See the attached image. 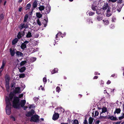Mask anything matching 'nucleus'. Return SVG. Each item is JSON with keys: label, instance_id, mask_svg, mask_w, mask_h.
<instances>
[{"label": "nucleus", "instance_id": "obj_2", "mask_svg": "<svg viewBox=\"0 0 124 124\" xmlns=\"http://www.w3.org/2000/svg\"><path fill=\"white\" fill-rule=\"evenodd\" d=\"M39 116L37 115H34L31 117L30 121L31 122H39Z\"/></svg>", "mask_w": 124, "mask_h": 124}, {"label": "nucleus", "instance_id": "obj_63", "mask_svg": "<svg viewBox=\"0 0 124 124\" xmlns=\"http://www.w3.org/2000/svg\"><path fill=\"white\" fill-rule=\"evenodd\" d=\"M104 84V82L103 81L101 80V85H102V84L103 85Z\"/></svg>", "mask_w": 124, "mask_h": 124}, {"label": "nucleus", "instance_id": "obj_10", "mask_svg": "<svg viewBox=\"0 0 124 124\" xmlns=\"http://www.w3.org/2000/svg\"><path fill=\"white\" fill-rule=\"evenodd\" d=\"M26 103V101L25 100H21L20 105L22 107H23L24 106Z\"/></svg>", "mask_w": 124, "mask_h": 124}, {"label": "nucleus", "instance_id": "obj_21", "mask_svg": "<svg viewBox=\"0 0 124 124\" xmlns=\"http://www.w3.org/2000/svg\"><path fill=\"white\" fill-rule=\"evenodd\" d=\"M42 16V15L39 12L36 13V16L38 19L41 18Z\"/></svg>", "mask_w": 124, "mask_h": 124}, {"label": "nucleus", "instance_id": "obj_8", "mask_svg": "<svg viewBox=\"0 0 124 124\" xmlns=\"http://www.w3.org/2000/svg\"><path fill=\"white\" fill-rule=\"evenodd\" d=\"M10 52L11 55L13 56L14 55L15 52L14 51V49L11 48H10Z\"/></svg>", "mask_w": 124, "mask_h": 124}, {"label": "nucleus", "instance_id": "obj_27", "mask_svg": "<svg viewBox=\"0 0 124 124\" xmlns=\"http://www.w3.org/2000/svg\"><path fill=\"white\" fill-rule=\"evenodd\" d=\"M124 118V111H123V113L121 114V116L119 117V120H122Z\"/></svg>", "mask_w": 124, "mask_h": 124}, {"label": "nucleus", "instance_id": "obj_61", "mask_svg": "<svg viewBox=\"0 0 124 124\" xmlns=\"http://www.w3.org/2000/svg\"><path fill=\"white\" fill-rule=\"evenodd\" d=\"M98 77L97 76H95L93 77V79H97L98 78Z\"/></svg>", "mask_w": 124, "mask_h": 124}, {"label": "nucleus", "instance_id": "obj_38", "mask_svg": "<svg viewBox=\"0 0 124 124\" xmlns=\"http://www.w3.org/2000/svg\"><path fill=\"white\" fill-rule=\"evenodd\" d=\"M102 17H100V16H97V20L98 21H100V20H101L102 19Z\"/></svg>", "mask_w": 124, "mask_h": 124}, {"label": "nucleus", "instance_id": "obj_28", "mask_svg": "<svg viewBox=\"0 0 124 124\" xmlns=\"http://www.w3.org/2000/svg\"><path fill=\"white\" fill-rule=\"evenodd\" d=\"M32 36L31 33L30 32H28L26 35V37L27 38H30Z\"/></svg>", "mask_w": 124, "mask_h": 124}, {"label": "nucleus", "instance_id": "obj_50", "mask_svg": "<svg viewBox=\"0 0 124 124\" xmlns=\"http://www.w3.org/2000/svg\"><path fill=\"white\" fill-rule=\"evenodd\" d=\"M99 113L97 111H95V116H96L98 115Z\"/></svg>", "mask_w": 124, "mask_h": 124}, {"label": "nucleus", "instance_id": "obj_51", "mask_svg": "<svg viewBox=\"0 0 124 124\" xmlns=\"http://www.w3.org/2000/svg\"><path fill=\"white\" fill-rule=\"evenodd\" d=\"M47 80L46 78L44 77L43 79V81L44 82L46 83L47 82Z\"/></svg>", "mask_w": 124, "mask_h": 124}, {"label": "nucleus", "instance_id": "obj_39", "mask_svg": "<svg viewBox=\"0 0 124 124\" xmlns=\"http://www.w3.org/2000/svg\"><path fill=\"white\" fill-rule=\"evenodd\" d=\"M117 10L119 12H120L121 10L122 7H119V6H118L117 7Z\"/></svg>", "mask_w": 124, "mask_h": 124}, {"label": "nucleus", "instance_id": "obj_31", "mask_svg": "<svg viewBox=\"0 0 124 124\" xmlns=\"http://www.w3.org/2000/svg\"><path fill=\"white\" fill-rule=\"evenodd\" d=\"M26 70L25 67H23L21 68L20 69H19L20 71L21 72H24Z\"/></svg>", "mask_w": 124, "mask_h": 124}, {"label": "nucleus", "instance_id": "obj_14", "mask_svg": "<svg viewBox=\"0 0 124 124\" xmlns=\"http://www.w3.org/2000/svg\"><path fill=\"white\" fill-rule=\"evenodd\" d=\"M102 111L100 115H101V114L103 113H105L107 111V108L105 107H103L102 108Z\"/></svg>", "mask_w": 124, "mask_h": 124}, {"label": "nucleus", "instance_id": "obj_32", "mask_svg": "<svg viewBox=\"0 0 124 124\" xmlns=\"http://www.w3.org/2000/svg\"><path fill=\"white\" fill-rule=\"evenodd\" d=\"M9 78L8 77L6 78V85H9Z\"/></svg>", "mask_w": 124, "mask_h": 124}, {"label": "nucleus", "instance_id": "obj_29", "mask_svg": "<svg viewBox=\"0 0 124 124\" xmlns=\"http://www.w3.org/2000/svg\"><path fill=\"white\" fill-rule=\"evenodd\" d=\"M58 69L57 68H55L54 70H52L51 71L52 74L57 73L58 71Z\"/></svg>", "mask_w": 124, "mask_h": 124}, {"label": "nucleus", "instance_id": "obj_11", "mask_svg": "<svg viewBox=\"0 0 124 124\" xmlns=\"http://www.w3.org/2000/svg\"><path fill=\"white\" fill-rule=\"evenodd\" d=\"M96 13L99 16L100 15H102L103 14V13L102 12V10L101 9H98L96 10Z\"/></svg>", "mask_w": 124, "mask_h": 124}, {"label": "nucleus", "instance_id": "obj_16", "mask_svg": "<svg viewBox=\"0 0 124 124\" xmlns=\"http://www.w3.org/2000/svg\"><path fill=\"white\" fill-rule=\"evenodd\" d=\"M110 9L107 10V11L106 16L108 17L112 15V14L110 12Z\"/></svg>", "mask_w": 124, "mask_h": 124}, {"label": "nucleus", "instance_id": "obj_40", "mask_svg": "<svg viewBox=\"0 0 124 124\" xmlns=\"http://www.w3.org/2000/svg\"><path fill=\"white\" fill-rule=\"evenodd\" d=\"M37 23L39 25V26H40L41 25V23L40 21V20L39 19H38L37 21Z\"/></svg>", "mask_w": 124, "mask_h": 124}, {"label": "nucleus", "instance_id": "obj_9", "mask_svg": "<svg viewBox=\"0 0 124 124\" xmlns=\"http://www.w3.org/2000/svg\"><path fill=\"white\" fill-rule=\"evenodd\" d=\"M16 54L17 56L20 57L23 56V53L19 51L16 52Z\"/></svg>", "mask_w": 124, "mask_h": 124}, {"label": "nucleus", "instance_id": "obj_49", "mask_svg": "<svg viewBox=\"0 0 124 124\" xmlns=\"http://www.w3.org/2000/svg\"><path fill=\"white\" fill-rule=\"evenodd\" d=\"M101 121L100 120H97L95 121V123L96 124H98L100 122H101Z\"/></svg>", "mask_w": 124, "mask_h": 124}, {"label": "nucleus", "instance_id": "obj_4", "mask_svg": "<svg viewBox=\"0 0 124 124\" xmlns=\"http://www.w3.org/2000/svg\"><path fill=\"white\" fill-rule=\"evenodd\" d=\"M103 10H105L107 9L108 10L110 9V7L109 6L108 3H105L104 5L102 8Z\"/></svg>", "mask_w": 124, "mask_h": 124}, {"label": "nucleus", "instance_id": "obj_46", "mask_svg": "<svg viewBox=\"0 0 124 124\" xmlns=\"http://www.w3.org/2000/svg\"><path fill=\"white\" fill-rule=\"evenodd\" d=\"M116 18L114 17H112V21L113 22H115V21H116Z\"/></svg>", "mask_w": 124, "mask_h": 124}, {"label": "nucleus", "instance_id": "obj_48", "mask_svg": "<svg viewBox=\"0 0 124 124\" xmlns=\"http://www.w3.org/2000/svg\"><path fill=\"white\" fill-rule=\"evenodd\" d=\"M110 28L112 29L114 28L115 26L114 24H112L110 26Z\"/></svg>", "mask_w": 124, "mask_h": 124}, {"label": "nucleus", "instance_id": "obj_25", "mask_svg": "<svg viewBox=\"0 0 124 124\" xmlns=\"http://www.w3.org/2000/svg\"><path fill=\"white\" fill-rule=\"evenodd\" d=\"M6 64V62L3 60L2 61V64L0 69L3 70Z\"/></svg>", "mask_w": 124, "mask_h": 124}, {"label": "nucleus", "instance_id": "obj_22", "mask_svg": "<svg viewBox=\"0 0 124 124\" xmlns=\"http://www.w3.org/2000/svg\"><path fill=\"white\" fill-rule=\"evenodd\" d=\"M109 118L111 120H117V118L114 117L113 116H109Z\"/></svg>", "mask_w": 124, "mask_h": 124}, {"label": "nucleus", "instance_id": "obj_30", "mask_svg": "<svg viewBox=\"0 0 124 124\" xmlns=\"http://www.w3.org/2000/svg\"><path fill=\"white\" fill-rule=\"evenodd\" d=\"M38 8L40 11H42L44 9L45 7L41 5Z\"/></svg>", "mask_w": 124, "mask_h": 124}, {"label": "nucleus", "instance_id": "obj_20", "mask_svg": "<svg viewBox=\"0 0 124 124\" xmlns=\"http://www.w3.org/2000/svg\"><path fill=\"white\" fill-rule=\"evenodd\" d=\"M94 119L91 117H90L89 119V124H92L94 121Z\"/></svg>", "mask_w": 124, "mask_h": 124}, {"label": "nucleus", "instance_id": "obj_19", "mask_svg": "<svg viewBox=\"0 0 124 124\" xmlns=\"http://www.w3.org/2000/svg\"><path fill=\"white\" fill-rule=\"evenodd\" d=\"M37 0L35 1L33 4V8H36L37 7Z\"/></svg>", "mask_w": 124, "mask_h": 124}, {"label": "nucleus", "instance_id": "obj_53", "mask_svg": "<svg viewBox=\"0 0 124 124\" xmlns=\"http://www.w3.org/2000/svg\"><path fill=\"white\" fill-rule=\"evenodd\" d=\"M10 118L12 119L13 120V121H15V119L14 116H10Z\"/></svg>", "mask_w": 124, "mask_h": 124}, {"label": "nucleus", "instance_id": "obj_23", "mask_svg": "<svg viewBox=\"0 0 124 124\" xmlns=\"http://www.w3.org/2000/svg\"><path fill=\"white\" fill-rule=\"evenodd\" d=\"M18 39L17 38H15L12 41V44L13 45L15 44L17 42Z\"/></svg>", "mask_w": 124, "mask_h": 124}, {"label": "nucleus", "instance_id": "obj_17", "mask_svg": "<svg viewBox=\"0 0 124 124\" xmlns=\"http://www.w3.org/2000/svg\"><path fill=\"white\" fill-rule=\"evenodd\" d=\"M121 111V110L120 108H116L115 111L114 112V114L116 113L119 114L120 113Z\"/></svg>", "mask_w": 124, "mask_h": 124}, {"label": "nucleus", "instance_id": "obj_18", "mask_svg": "<svg viewBox=\"0 0 124 124\" xmlns=\"http://www.w3.org/2000/svg\"><path fill=\"white\" fill-rule=\"evenodd\" d=\"M21 48L23 50H24L26 48V44L24 43H22L20 46Z\"/></svg>", "mask_w": 124, "mask_h": 124}, {"label": "nucleus", "instance_id": "obj_34", "mask_svg": "<svg viewBox=\"0 0 124 124\" xmlns=\"http://www.w3.org/2000/svg\"><path fill=\"white\" fill-rule=\"evenodd\" d=\"M103 21L104 24L106 25H108L109 23L108 21V20H103Z\"/></svg>", "mask_w": 124, "mask_h": 124}, {"label": "nucleus", "instance_id": "obj_12", "mask_svg": "<svg viewBox=\"0 0 124 124\" xmlns=\"http://www.w3.org/2000/svg\"><path fill=\"white\" fill-rule=\"evenodd\" d=\"M91 8L92 10L94 11H96L98 9L97 7V6L93 4L91 5Z\"/></svg>", "mask_w": 124, "mask_h": 124}, {"label": "nucleus", "instance_id": "obj_35", "mask_svg": "<svg viewBox=\"0 0 124 124\" xmlns=\"http://www.w3.org/2000/svg\"><path fill=\"white\" fill-rule=\"evenodd\" d=\"M31 5L30 4H28L27 5L26 7L25 8V9L27 10L29 9L30 8Z\"/></svg>", "mask_w": 124, "mask_h": 124}, {"label": "nucleus", "instance_id": "obj_26", "mask_svg": "<svg viewBox=\"0 0 124 124\" xmlns=\"http://www.w3.org/2000/svg\"><path fill=\"white\" fill-rule=\"evenodd\" d=\"M71 122L73 124H78V121L77 119L72 120Z\"/></svg>", "mask_w": 124, "mask_h": 124}, {"label": "nucleus", "instance_id": "obj_15", "mask_svg": "<svg viewBox=\"0 0 124 124\" xmlns=\"http://www.w3.org/2000/svg\"><path fill=\"white\" fill-rule=\"evenodd\" d=\"M45 9H46V12L47 13H48L51 10L50 7L49 6H47L46 7Z\"/></svg>", "mask_w": 124, "mask_h": 124}, {"label": "nucleus", "instance_id": "obj_52", "mask_svg": "<svg viewBox=\"0 0 124 124\" xmlns=\"http://www.w3.org/2000/svg\"><path fill=\"white\" fill-rule=\"evenodd\" d=\"M39 98L37 97H34L33 98L34 100L35 101H37L39 99Z\"/></svg>", "mask_w": 124, "mask_h": 124}, {"label": "nucleus", "instance_id": "obj_64", "mask_svg": "<svg viewBox=\"0 0 124 124\" xmlns=\"http://www.w3.org/2000/svg\"><path fill=\"white\" fill-rule=\"evenodd\" d=\"M61 110V111H62L63 112H64V109H63L62 108H61V109H60Z\"/></svg>", "mask_w": 124, "mask_h": 124}, {"label": "nucleus", "instance_id": "obj_33", "mask_svg": "<svg viewBox=\"0 0 124 124\" xmlns=\"http://www.w3.org/2000/svg\"><path fill=\"white\" fill-rule=\"evenodd\" d=\"M26 63L27 62L26 61H23L21 62L20 63V66H21L25 65Z\"/></svg>", "mask_w": 124, "mask_h": 124}, {"label": "nucleus", "instance_id": "obj_37", "mask_svg": "<svg viewBox=\"0 0 124 124\" xmlns=\"http://www.w3.org/2000/svg\"><path fill=\"white\" fill-rule=\"evenodd\" d=\"M25 77V75L24 74H22L19 75V77L20 78H23Z\"/></svg>", "mask_w": 124, "mask_h": 124}, {"label": "nucleus", "instance_id": "obj_62", "mask_svg": "<svg viewBox=\"0 0 124 124\" xmlns=\"http://www.w3.org/2000/svg\"><path fill=\"white\" fill-rule=\"evenodd\" d=\"M121 122V121H117V122L116 124H119Z\"/></svg>", "mask_w": 124, "mask_h": 124}, {"label": "nucleus", "instance_id": "obj_1", "mask_svg": "<svg viewBox=\"0 0 124 124\" xmlns=\"http://www.w3.org/2000/svg\"><path fill=\"white\" fill-rule=\"evenodd\" d=\"M19 101L20 99L17 97L14 96V94L12 92L10 93L8 97H6L5 101L6 106L5 109L8 115H9L11 113L12 105L11 102H12L13 106L14 108H19L20 107Z\"/></svg>", "mask_w": 124, "mask_h": 124}, {"label": "nucleus", "instance_id": "obj_43", "mask_svg": "<svg viewBox=\"0 0 124 124\" xmlns=\"http://www.w3.org/2000/svg\"><path fill=\"white\" fill-rule=\"evenodd\" d=\"M36 58L35 57H32L31 58V60L32 62H34L36 60Z\"/></svg>", "mask_w": 124, "mask_h": 124}, {"label": "nucleus", "instance_id": "obj_59", "mask_svg": "<svg viewBox=\"0 0 124 124\" xmlns=\"http://www.w3.org/2000/svg\"><path fill=\"white\" fill-rule=\"evenodd\" d=\"M122 0H119L118 2V3L121 4V3H122Z\"/></svg>", "mask_w": 124, "mask_h": 124}, {"label": "nucleus", "instance_id": "obj_58", "mask_svg": "<svg viewBox=\"0 0 124 124\" xmlns=\"http://www.w3.org/2000/svg\"><path fill=\"white\" fill-rule=\"evenodd\" d=\"M111 82L109 80H108L107 82V84L108 85L111 83Z\"/></svg>", "mask_w": 124, "mask_h": 124}, {"label": "nucleus", "instance_id": "obj_7", "mask_svg": "<svg viewBox=\"0 0 124 124\" xmlns=\"http://www.w3.org/2000/svg\"><path fill=\"white\" fill-rule=\"evenodd\" d=\"M20 29L21 30L23 28H27V26L25 25L24 23H22L20 25V26L19 27Z\"/></svg>", "mask_w": 124, "mask_h": 124}, {"label": "nucleus", "instance_id": "obj_60", "mask_svg": "<svg viewBox=\"0 0 124 124\" xmlns=\"http://www.w3.org/2000/svg\"><path fill=\"white\" fill-rule=\"evenodd\" d=\"M29 41H25L23 43H24L25 44H26V45L27 44L29 43Z\"/></svg>", "mask_w": 124, "mask_h": 124}, {"label": "nucleus", "instance_id": "obj_13", "mask_svg": "<svg viewBox=\"0 0 124 124\" xmlns=\"http://www.w3.org/2000/svg\"><path fill=\"white\" fill-rule=\"evenodd\" d=\"M47 21V19H45L43 20L42 23L44 25V27H45L46 26Z\"/></svg>", "mask_w": 124, "mask_h": 124}, {"label": "nucleus", "instance_id": "obj_47", "mask_svg": "<svg viewBox=\"0 0 124 124\" xmlns=\"http://www.w3.org/2000/svg\"><path fill=\"white\" fill-rule=\"evenodd\" d=\"M83 124H88L87 121L86 119V118H85L83 122Z\"/></svg>", "mask_w": 124, "mask_h": 124}, {"label": "nucleus", "instance_id": "obj_55", "mask_svg": "<svg viewBox=\"0 0 124 124\" xmlns=\"http://www.w3.org/2000/svg\"><path fill=\"white\" fill-rule=\"evenodd\" d=\"M61 33L60 32H58L57 34H56V36H59L61 35Z\"/></svg>", "mask_w": 124, "mask_h": 124}, {"label": "nucleus", "instance_id": "obj_36", "mask_svg": "<svg viewBox=\"0 0 124 124\" xmlns=\"http://www.w3.org/2000/svg\"><path fill=\"white\" fill-rule=\"evenodd\" d=\"M4 15L1 14L0 15V21H1L4 18Z\"/></svg>", "mask_w": 124, "mask_h": 124}, {"label": "nucleus", "instance_id": "obj_41", "mask_svg": "<svg viewBox=\"0 0 124 124\" xmlns=\"http://www.w3.org/2000/svg\"><path fill=\"white\" fill-rule=\"evenodd\" d=\"M5 86H6V89L7 91L8 92L9 91V85H5Z\"/></svg>", "mask_w": 124, "mask_h": 124}, {"label": "nucleus", "instance_id": "obj_45", "mask_svg": "<svg viewBox=\"0 0 124 124\" xmlns=\"http://www.w3.org/2000/svg\"><path fill=\"white\" fill-rule=\"evenodd\" d=\"M60 88L59 86H57L56 88V91L59 93V92L60 90Z\"/></svg>", "mask_w": 124, "mask_h": 124}, {"label": "nucleus", "instance_id": "obj_24", "mask_svg": "<svg viewBox=\"0 0 124 124\" xmlns=\"http://www.w3.org/2000/svg\"><path fill=\"white\" fill-rule=\"evenodd\" d=\"M28 17V14H26L24 17V20H23V22L25 23L27 22V19Z\"/></svg>", "mask_w": 124, "mask_h": 124}, {"label": "nucleus", "instance_id": "obj_44", "mask_svg": "<svg viewBox=\"0 0 124 124\" xmlns=\"http://www.w3.org/2000/svg\"><path fill=\"white\" fill-rule=\"evenodd\" d=\"M17 37L19 39H20L21 38V36L20 32H19L18 33L17 35Z\"/></svg>", "mask_w": 124, "mask_h": 124}, {"label": "nucleus", "instance_id": "obj_54", "mask_svg": "<svg viewBox=\"0 0 124 124\" xmlns=\"http://www.w3.org/2000/svg\"><path fill=\"white\" fill-rule=\"evenodd\" d=\"M117 0H109V1H111L112 2H116Z\"/></svg>", "mask_w": 124, "mask_h": 124}, {"label": "nucleus", "instance_id": "obj_5", "mask_svg": "<svg viewBox=\"0 0 124 124\" xmlns=\"http://www.w3.org/2000/svg\"><path fill=\"white\" fill-rule=\"evenodd\" d=\"M34 112L35 111L33 110H31L30 111L28 112L26 114V115L27 116H31L34 114Z\"/></svg>", "mask_w": 124, "mask_h": 124}, {"label": "nucleus", "instance_id": "obj_3", "mask_svg": "<svg viewBox=\"0 0 124 124\" xmlns=\"http://www.w3.org/2000/svg\"><path fill=\"white\" fill-rule=\"evenodd\" d=\"M59 116V114L58 113H55V111L53 116L52 119L54 120H56L58 119Z\"/></svg>", "mask_w": 124, "mask_h": 124}, {"label": "nucleus", "instance_id": "obj_6", "mask_svg": "<svg viewBox=\"0 0 124 124\" xmlns=\"http://www.w3.org/2000/svg\"><path fill=\"white\" fill-rule=\"evenodd\" d=\"M14 92L15 93H21V88L19 87L15 88V89L14 91Z\"/></svg>", "mask_w": 124, "mask_h": 124}, {"label": "nucleus", "instance_id": "obj_56", "mask_svg": "<svg viewBox=\"0 0 124 124\" xmlns=\"http://www.w3.org/2000/svg\"><path fill=\"white\" fill-rule=\"evenodd\" d=\"M23 94H19V98H21L23 97Z\"/></svg>", "mask_w": 124, "mask_h": 124}, {"label": "nucleus", "instance_id": "obj_57", "mask_svg": "<svg viewBox=\"0 0 124 124\" xmlns=\"http://www.w3.org/2000/svg\"><path fill=\"white\" fill-rule=\"evenodd\" d=\"M33 105H30L29 107V108L30 109H31V108H33Z\"/></svg>", "mask_w": 124, "mask_h": 124}, {"label": "nucleus", "instance_id": "obj_42", "mask_svg": "<svg viewBox=\"0 0 124 124\" xmlns=\"http://www.w3.org/2000/svg\"><path fill=\"white\" fill-rule=\"evenodd\" d=\"M95 13L92 12H90L88 13L89 15V16H93L94 15Z\"/></svg>", "mask_w": 124, "mask_h": 124}]
</instances>
